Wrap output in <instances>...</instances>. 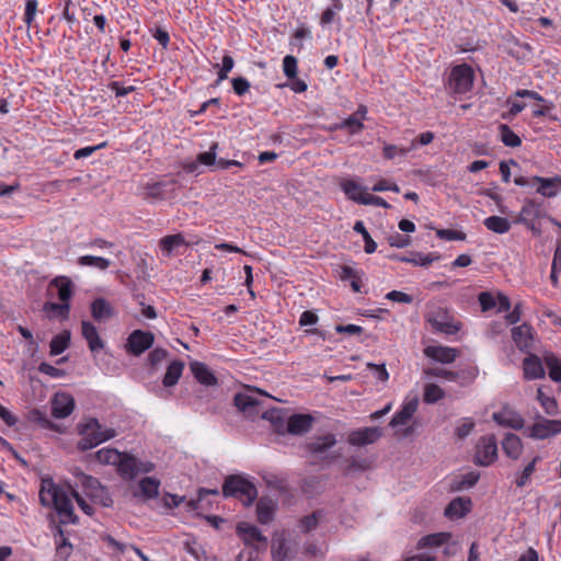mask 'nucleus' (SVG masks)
Returning a JSON list of instances; mask_svg holds the SVG:
<instances>
[{
  "mask_svg": "<svg viewBox=\"0 0 561 561\" xmlns=\"http://www.w3.org/2000/svg\"><path fill=\"white\" fill-rule=\"evenodd\" d=\"M39 502L43 506L54 507L59 515L60 524H77L78 516L73 512V505L64 489L53 482L43 480L39 491Z\"/></svg>",
  "mask_w": 561,
  "mask_h": 561,
  "instance_id": "nucleus-1",
  "label": "nucleus"
},
{
  "mask_svg": "<svg viewBox=\"0 0 561 561\" xmlns=\"http://www.w3.org/2000/svg\"><path fill=\"white\" fill-rule=\"evenodd\" d=\"M79 434L81 435L78 442V449L81 451L90 450L98 445L116 436L114 428H104L102 424L94 417L85 421L79 425Z\"/></svg>",
  "mask_w": 561,
  "mask_h": 561,
  "instance_id": "nucleus-2",
  "label": "nucleus"
},
{
  "mask_svg": "<svg viewBox=\"0 0 561 561\" xmlns=\"http://www.w3.org/2000/svg\"><path fill=\"white\" fill-rule=\"evenodd\" d=\"M222 495L225 497L239 499L244 506L253 504L257 497L255 485L239 474L228 476L222 484Z\"/></svg>",
  "mask_w": 561,
  "mask_h": 561,
  "instance_id": "nucleus-3",
  "label": "nucleus"
},
{
  "mask_svg": "<svg viewBox=\"0 0 561 561\" xmlns=\"http://www.w3.org/2000/svg\"><path fill=\"white\" fill-rule=\"evenodd\" d=\"M77 485L82 488L83 493L91 499L94 503H99L104 507H111L113 500L108 491L100 483V481L83 472L76 474Z\"/></svg>",
  "mask_w": 561,
  "mask_h": 561,
  "instance_id": "nucleus-4",
  "label": "nucleus"
},
{
  "mask_svg": "<svg viewBox=\"0 0 561 561\" xmlns=\"http://www.w3.org/2000/svg\"><path fill=\"white\" fill-rule=\"evenodd\" d=\"M175 187L176 182L174 180L150 178L146 183L139 185L138 194L146 201L156 202L171 197Z\"/></svg>",
  "mask_w": 561,
  "mask_h": 561,
  "instance_id": "nucleus-5",
  "label": "nucleus"
},
{
  "mask_svg": "<svg viewBox=\"0 0 561 561\" xmlns=\"http://www.w3.org/2000/svg\"><path fill=\"white\" fill-rule=\"evenodd\" d=\"M474 81V72L468 64L456 65L451 68L447 89L454 94H466L471 91Z\"/></svg>",
  "mask_w": 561,
  "mask_h": 561,
  "instance_id": "nucleus-6",
  "label": "nucleus"
},
{
  "mask_svg": "<svg viewBox=\"0 0 561 561\" xmlns=\"http://www.w3.org/2000/svg\"><path fill=\"white\" fill-rule=\"evenodd\" d=\"M217 149L218 144L213 142L209 147L208 151L201 152L197 157L195 162L190 164V172H193L197 169L198 165H205L209 168L210 172L216 171H222L229 169V167H239L241 168L242 164L236 160H226L224 158L217 159Z\"/></svg>",
  "mask_w": 561,
  "mask_h": 561,
  "instance_id": "nucleus-7",
  "label": "nucleus"
},
{
  "mask_svg": "<svg viewBox=\"0 0 561 561\" xmlns=\"http://www.w3.org/2000/svg\"><path fill=\"white\" fill-rule=\"evenodd\" d=\"M561 433V420L537 415L536 422L527 427V435L537 440L548 439Z\"/></svg>",
  "mask_w": 561,
  "mask_h": 561,
  "instance_id": "nucleus-8",
  "label": "nucleus"
},
{
  "mask_svg": "<svg viewBox=\"0 0 561 561\" xmlns=\"http://www.w3.org/2000/svg\"><path fill=\"white\" fill-rule=\"evenodd\" d=\"M254 392L260 396L268 397L264 391L256 388H249L248 392H239L233 398V403L237 409L252 419L259 414V407L262 403Z\"/></svg>",
  "mask_w": 561,
  "mask_h": 561,
  "instance_id": "nucleus-9",
  "label": "nucleus"
},
{
  "mask_svg": "<svg viewBox=\"0 0 561 561\" xmlns=\"http://www.w3.org/2000/svg\"><path fill=\"white\" fill-rule=\"evenodd\" d=\"M497 459V443L494 435H485L479 438L474 463L482 467L492 465Z\"/></svg>",
  "mask_w": 561,
  "mask_h": 561,
  "instance_id": "nucleus-10",
  "label": "nucleus"
},
{
  "mask_svg": "<svg viewBox=\"0 0 561 561\" xmlns=\"http://www.w3.org/2000/svg\"><path fill=\"white\" fill-rule=\"evenodd\" d=\"M426 321L431 324L435 332L444 333L447 335L455 334L460 329L458 324H455L451 321L447 310L440 307L428 311L426 314Z\"/></svg>",
  "mask_w": 561,
  "mask_h": 561,
  "instance_id": "nucleus-11",
  "label": "nucleus"
},
{
  "mask_svg": "<svg viewBox=\"0 0 561 561\" xmlns=\"http://www.w3.org/2000/svg\"><path fill=\"white\" fill-rule=\"evenodd\" d=\"M336 438L332 433H328L324 435L316 436L310 442L305 445V448L308 453L313 456L319 457L322 460H334L339 457V455L329 456L327 455L328 450L335 446Z\"/></svg>",
  "mask_w": 561,
  "mask_h": 561,
  "instance_id": "nucleus-12",
  "label": "nucleus"
},
{
  "mask_svg": "<svg viewBox=\"0 0 561 561\" xmlns=\"http://www.w3.org/2000/svg\"><path fill=\"white\" fill-rule=\"evenodd\" d=\"M153 342L154 336L151 332L135 330L129 334L127 339L126 348L128 353L135 356H139L147 350H149L152 346Z\"/></svg>",
  "mask_w": 561,
  "mask_h": 561,
  "instance_id": "nucleus-13",
  "label": "nucleus"
},
{
  "mask_svg": "<svg viewBox=\"0 0 561 561\" xmlns=\"http://www.w3.org/2000/svg\"><path fill=\"white\" fill-rule=\"evenodd\" d=\"M51 415L55 419L69 416L76 407L75 398L68 392H56L50 400Z\"/></svg>",
  "mask_w": 561,
  "mask_h": 561,
  "instance_id": "nucleus-14",
  "label": "nucleus"
},
{
  "mask_svg": "<svg viewBox=\"0 0 561 561\" xmlns=\"http://www.w3.org/2000/svg\"><path fill=\"white\" fill-rule=\"evenodd\" d=\"M492 419L500 426L510 427L516 431L522 430L525 424L523 416L507 407L503 408L499 412H494Z\"/></svg>",
  "mask_w": 561,
  "mask_h": 561,
  "instance_id": "nucleus-15",
  "label": "nucleus"
},
{
  "mask_svg": "<svg viewBox=\"0 0 561 561\" xmlns=\"http://www.w3.org/2000/svg\"><path fill=\"white\" fill-rule=\"evenodd\" d=\"M344 10L343 0H329V4L321 11L319 15V25L324 28L331 24L341 25L342 19L340 13Z\"/></svg>",
  "mask_w": 561,
  "mask_h": 561,
  "instance_id": "nucleus-16",
  "label": "nucleus"
},
{
  "mask_svg": "<svg viewBox=\"0 0 561 561\" xmlns=\"http://www.w3.org/2000/svg\"><path fill=\"white\" fill-rule=\"evenodd\" d=\"M382 435L379 427H365L353 431L348 435V443L354 446H365L377 442Z\"/></svg>",
  "mask_w": 561,
  "mask_h": 561,
  "instance_id": "nucleus-17",
  "label": "nucleus"
},
{
  "mask_svg": "<svg viewBox=\"0 0 561 561\" xmlns=\"http://www.w3.org/2000/svg\"><path fill=\"white\" fill-rule=\"evenodd\" d=\"M340 187L346 197L359 205H364L366 196L369 195L367 187L359 184L354 179L344 178L340 182Z\"/></svg>",
  "mask_w": 561,
  "mask_h": 561,
  "instance_id": "nucleus-18",
  "label": "nucleus"
},
{
  "mask_svg": "<svg viewBox=\"0 0 561 561\" xmlns=\"http://www.w3.org/2000/svg\"><path fill=\"white\" fill-rule=\"evenodd\" d=\"M313 417L310 414H293L287 419L286 433L304 435L312 427Z\"/></svg>",
  "mask_w": 561,
  "mask_h": 561,
  "instance_id": "nucleus-19",
  "label": "nucleus"
},
{
  "mask_svg": "<svg viewBox=\"0 0 561 561\" xmlns=\"http://www.w3.org/2000/svg\"><path fill=\"white\" fill-rule=\"evenodd\" d=\"M237 534L248 546L252 545L253 542L261 543L263 549H265L267 546V538L256 526L249 525L247 523H240L237 526Z\"/></svg>",
  "mask_w": 561,
  "mask_h": 561,
  "instance_id": "nucleus-20",
  "label": "nucleus"
},
{
  "mask_svg": "<svg viewBox=\"0 0 561 561\" xmlns=\"http://www.w3.org/2000/svg\"><path fill=\"white\" fill-rule=\"evenodd\" d=\"M419 407V398L414 396L411 399H407L401 409L396 412L390 421V426L396 427L399 425H405L416 412Z\"/></svg>",
  "mask_w": 561,
  "mask_h": 561,
  "instance_id": "nucleus-21",
  "label": "nucleus"
},
{
  "mask_svg": "<svg viewBox=\"0 0 561 561\" xmlns=\"http://www.w3.org/2000/svg\"><path fill=\"white\" fill-rule=\"evenodd\" d=\"M512 339L522 352L527 351L533 345V327L528 323L514 327L512 329Z\"/></svg>",
  "mask_w": 561,
  "mask_h": 561,
  "instance_id": "nucleus-22",
  "label": "nucleus"
},
{
  "mask_svg": "<svg viewBox=\"0 0 561 561\" xmlns=\"http://www.w3.org/2000/svg\"><path fill=\"white\" fill-rule=\"evenodd\" d=\"M190 368L199 383L205 386H216L218 383L214 371L206 364L195 360L190 364Z\"/></svg>",
  "mask_w": 561,
  "mask_h": 561,
  "instance_id": "nucleus-23",
  "label": "nucleus"
},
{
  "mask_svg": "<svg viewBox=\"0 0 561 561\" xmlns=\"http://www.w3.org/2000/svg\"><path fill=\"white\" fill-rule=\"evenodd\" d=\"M424 354L427 357H430L436 362H439L443 364H450L456 359L458 352L456 348L448 347V346L431 345V346L425 347Z\"/></svg>",
  "mask_w": 561,
  "mask_h": 561,
  "instance_id": "nucleus-24",
  "label": "nucleus"
},
{
  "mask_svg": "<svg viewBox=\"0 0 561 561\" xmlns=\"http://www.w3.org/2000/svg\"><path fill=\"white\" fill-rule=\"evenodd\" d=\"M415 149V141H410L407 146L389 145L386 144L382 148V156L387 160L394 162H402L407 159L408 154Z\"/></svg>",
  "mask_w": 561,
  "mask_h": 561,
  "instance_id": "nucleus-25",
  "label": "nucleus"
},
{
  "mask_svg": "<svg viewBox=\"0 0 561 561\" xmlns=\"http://www.w3.org/2000/svg\"><path fill=\"white\" fill-rule=\"evenodd\" d=\"M137 458L127 453H121L116 468L124 480H133L137 477Z\"/></svg>",
  "mask_w": 561,
  "mask_h": 561,
  "instance_id": "nucleus-26",
  "label": "nucleus"
},
{
  "mask_svg": "<svg viewBox=\"0 0 561 561\" xmlns=\"http://www.w3.org/2000/svg\"><path fill=\"white\" fill-rule=\"evenodd\" d=\"M524 377L527 380L539 379L545 376V369L540 358L535 354H529L523 360Z\"/></svg>",
  "mask_w": 561,
  "mask_h": 561,
  "instance_id": "nucleus-27",
  "label": "nucleus"
},
{
  "mask_svg": "<svg viewBox=\"0 0 561 561\" xmlns=\"http://www.w3.org/2000/svg\"><path fill=\"white\" fill-rule=\"evenodd\" d=\"M81 333L87 340L91 352L95 353L104 347V343L99 335L96 327L90 321L83 320L81 322Z\"/></svg>",
  "mask_w": 561,
  "mask_h": 561,
  "instance_id": "nucleus-28",
  "label": "nucleus"
},
{
  "mask_svg": "<svg viewBox=\"0 0 561 561\" xmlns=\"http://www.w3.org/2000/svg\"><path fill=\"white\" fill-rule=\"evenodd\" d=\"M469 497H456L445 508V516L450 519L463 517L471 508Z\"/></svg>",
  "mask_w": 561,
  "mask_h": 561,
  "instance_id": "nucleus-29",
  "label": "nucleus"
},
{
  "mask_svg": "<svg viewBox=\"0 0 561 561\" xmlns=\"http://www.w3.org/2000/svg\"><path fill=\"white\" fill-rule=\"evenodd\" d=\"M523 443L516 434L507 433L504 436L502 440V449L508 458L517 460L523 453Z\"/></svg>",
  "mask_w": 561,
  "mask_h": 561,
  "instance_id": "nucleus-30",
  "label": "nucleus"
},
{
  "mask_svg": "<svg viewBox=\"0 0 561 561\" xmlns=\"http://www.w3.org/2000/svg\"><path fill=\"white\" fill-rule=\"evenodd\" d=\"M542 216V208L540 204H537L534 201H527L520 211L515 222L517 224H528L530 221H535L537 218Z\"/></svg>",
  "mask_w": 561,
  "mask_h": 561,
  "instance_id": "nucleus-31",
  "label": "nucleus"
},
{
  "mask_svg": "<svg viewBox=\"0 0 561 561\" xmlns=\"http://www.w3.org/2000/svg\"><path fill=\"white\" fill-rule=\"evenodd\" d=\"M262 419L270 421L276 433L284 435L286 434L287 419L282 410L268 409L262 413Z\"/></svg>",
  "mask_w": 561,
  "mask_h": 561,
  "instance_id": "nucleus-32",
  "label": "nucleus"
},
{
  "mask_svg": "<svg viewBox=\"0 0 561 561\" xmlns=\"http://www.w3.org/2000/svg\"><path fill=\"white\" fill-rule=\"evenodd\" d=\"M59 536L60 540L56 542V561H67L72 552V545L65 537V533L60 526L55 528V537Z\"/></svg>",
  "mask_w": 561,
  "mask_h": 561,
  "instance_id": "nucleus-33",
  "label": "nucleus"
},
{
  "mask_svg": "<svg viewBox=\"0 0 561 561\" xmlns=\"http://www.w3.org/2000/svg\"><path fill=\"white\" fill-rule=\"evenodd\" d=\"M184 369V363L180 359H175L170 363L167 371L163 376L162 383L164 387H173L178 383Z\"/></svg>",
  "mask_w": 561,
  "mask_h": 561,
  "instance_id": "nucleus-34",
  "label": "nucleus"
},
{
  "mask_svg": "<svg viewBox=\"0 0 561 561\" xmlns=\"http://www.w3.org/2000/svg\"><path fill=\"white\" fill-rule=\"evenodd\" d=\"M140 494L146 500H153L159 495L160 480L152 477L142 478L138 483Z\"/></svg>",
  "mask_w": 561,
  "mask_h": 561,
  "instance_id": "nucleus-35",
  "label": "nucleus"
},
{
  "mask_svg": "<svg viewBox=\"0 0 561 561\" xmlns=\"http://www.w3.org/2000/svg\"><path fill=\"white\" fill-rule=\"evenodd\" d=\"M50 285L57 287L59 300L69 304L72 296V282L66 276H59L53 279Z\"/></svg>",
  "mask_w": 561,
  "mask_h": 561,
  "instance_id": "nucleus-36",
  "label": "nucleus"
},
{
  "mask_svg": "<svg viewBox=\"0 0 561 561\" xmlns=\"http://www.w3.org/2000/svg\"><path fill=\"white\" fill-rule=\"evenodd\" d=\"M91 313L95 321L101 322L111 317L113 310L104 298H96L91 304Z\"/></svg>",
  "mask_w": 561,
  "mask_h": 561,
  "instance_id": "nucleus-37",
  "label": "nucleus"
},
{
  "mask_svg": "<svg viewBox=\"0 0 561 561\" xmlns=\"http://www.w3.org/2000/svg\"><path fill=\"white\" fill-rule=\"evenodd\" d=\"M70 337H71V334H70V331H68V330H65V331L60 332L59 334L55 335L50 341L49 354L51 356H56V355L64 353L69 347Z\"/></svg>",
  "mask_w": 561,
  "mask_h": 561,
  "instance_id": "nucleus-38",
  "label": "nucleus"
},
{
  "mask_svg": "<svg viewBox=\"0 0 561 561\" xmlns=\"http://www.w3.org/2000/svg\"><path fill=\"white\" fill-rule=\"evenodd\" d=\"M275 505L271 500L260 499L256 503L257 520L261 524H268L273 520Z\"/></svg>",
  "mask_w": 561,
  "mask_h": 561,
  "instance_id": "nucleus-39",
  "label": "nucleus"
},
{
  "mask_svg": "<svg viewBox=\"0 0 561 561\" xmlns=\"http://www.w3.org/2000/svg\"><path fill=\"white\" fill-rule=\"evenodd\" d=\"M483 225L492 232L503 234L510 231L511 222L508 219L500 216H490L483 220Z\"/></svg>",
  "mask_w": 561,
  "mask_h": 561,
  "instance_id": "nucleus-40",
  "label": "nucleus"
},
{
  "mask_svg": "<svg viewBox=\"0 0 561 561\" xmlns=\"http://www.w3.org/2000/svg\"><path fill=\"white\" fill-rule=\"evenodd\" d=\"M391 259L400 262L411 263L415 266H427L434 261L431 254L423 255L420 252H412L410 255L394 254L391 256Z\"/></svg>",
  "mask_w": 561,
  "mask_h": 561,
  "instance_id": "nucleus-41",
  "label": "nucleus"
},
{
  "mask_svg": "<svg viewBox=\"0 0 561 561\" xmlns=\"http://www.w3.org/2000/svg\"><path fill=\"white\" fill-rule=\"evenodd\" d=\"M451 535L449 533H436L422 537L417 542V548H427V547H439L447 542L450 539Z\"/></svg>",
  "mask_w": 561,
  "mask_h": 561,
  "instance_id": "nucleus-42",
  "label": "nucleus"
},
{
  "mask_svg": "<svg viewBox=\"0 0 561 561\" xmlns=\"http://www.w3.org/2000/svg\"><path fill=\"white\" fill-rule=\"evenodd\" d=\"M540 181L537 192L546 197H554L558 194L557 186L561 183V178H536Z\"/></svg>",
  "mask_w": 561,
  "mask_h": 561,
  "instance_id": "nucleus-43",
  "label": "nucleus"
},
{
  "mask_svg": "<svg viewBox=\"0 0 561 561\" xmlns=\"http://www.w3.org/2000/svg\"><path fill=\"white\" fill-rule=\"evenodd\" d=\"M272 557L273 561H291L294 556L284 538L273 543Z\"/></svg>",
  "mask_w": 561,
  "mask_h": 561,
  "instance_id": "nucleus-44",
  "label": "nucleus"
},
{
  "mask_svg": "<svg viewBox=\"0 0 561 561\" xmlns=\"http://www.w3.org/2000/svg\"><path fill=\"white\" fill-rule=\"evenodd\" d=\"M185 244V239L181 233L165 236L160 240V248L167 255H171L176 248Z\"/></svg>",
  "mask_w": 561,
  "mask_h": 561,
  "instance_id": "nucleus-45",
  "label": "nucleus"
},
{
  "mask_svg": "<svg viewBox=\"0 0 561 561\" xmlns=\"http://www.w3.org/2000/svg\"><path fill=\"white\" fill-rule=\"evenodd\" d=\"M543 360L549 369V377L556 382H561V359L552 353H547Z\"/></svg>",
  "mask_w": 561,
  "mask_h": 561,
  "instance_id": "nucleus-46",
  "label": "nucleus"
},
{
  "mask_svg": "<svg viewBox=\"0 0 561 561\" xmlns=\"http://www.w3.org/2000/svg\"><path fill=\"white\" fill-rule=\"evenodd\" d=\"M537 400L548 415L554 416L559 413V405L553 397L545 394L541 387L537 389Z\"/></svg>",
  "mask_w": 561,
  "mask_h": 561,
  "instance_id": "nucleus-47",
  "label": "nucleus"
},
{
  "mask_svg": "<svg viewBox=\"0 0 561 561\" xmlns=\"http://www.w3.org/2000/svg\"><path fill=\"white\" fill-rule=\"evenodd\" d=\"M353 230L359 234H362L363 240L365 242L364 250L366 253L371 254L377 249V243L373 240L369 232L367 231L364 222L362 220H357L354 224Z\"/></svg>",
  "mask_w": 561,
  "mask_h": 561,
  "instance_id": "nucleus-48",
  "label": "nucleus"
},
{
  "mask_svg": "<svg viewBox=\"0 0 561 561\" xmlns=\"http://www.w3.org/2000/svg\"><path fill=\"white\" fill-rule=\"evenodd\" d=\"M78 263L81 266H91L101 271L108 268L111 265L110 260L94 255H82L78 259Z\"/></svg>",
  "mask_w": 561,
  "mask_h": 561,
  "instance_id": "nucleus-49",
  "label": "nucleus"
},
{
  "mask_svg": "<svg viewBox=\"0 0 561 561\" xmlns=\"http://www.w3.org/2000/svg\"><path fill=\"white\" fill-rule=\"evenodd\" d=\"M445 397V391L436 383H427L424 387L423 401L427 404H434Z\"/></svg>",
  "mask_w": 561,
  "mask_h": 561,
  "instance_id": "nucleus-50",
  "label": "nucleus"
},
{
  "mask_svg": "<svg viewBox=\"0 0 561 561\" xmlns=\"http://www.w3.org/2000/svg\"><path fill=\"white\" fill-rule=\"evenodd\" d=\"M323 517L322 511H314L310 515L299 519V527L304 533H310L317 528L319 520Z\"/></svg>",
  "mask_w": 561,
  "mask_h": 561,
  "instance_id": "nucleus-51",
  "label": "nucleus"
},
{
  "mask_svg": "<svg viewBox=\"0 0 561 561\" xmlns=\"http://www.w3.org/2000/svg\"><path fill=\"white\" fill-rule=\"evenodd\" d=\"M561 271V241H558L551 264L550 280L553 287L559 286V273Z\"/></svg>",
  "mask_w": 561,
  "mask_h": 561,
  "instance_id": "nucleus-52",
  "label": "nucleus"
},
{
  "mask_svg": "<svg viewBox=\"0 0 561 561\" xmlns=\"http://www.w3.org/2000/svg\"><path fill=\"white\" fill-rule=\"evenodd\" d=\"M121 453L113 448H102L95 453V458L100 463L116 466Z\"/></svg>",
  "mask_w": 561,
  "mask_h": 561,
  "instance_id": "nucleus-53",
  "label": "nucleus"
},
{
  "mask_svg": "<svg viewBox=\"0 0 561 561\" xmlns=\"http://www.w3.org/2000/svg\"><path fill=\"white\" fill-rule=\"evenodd\" d=\"M541 458L539 456H536L525 468L524 470L516 477L515 479V484L518 486V488H523L525 486L529 480H530V477L531 474L535 472L536 470V465L538 461H540Z\"/></svg>",
  "mask_w": 561,
  "mask_h": 561,
  "instance_id": "nucleus-54",
  "label": "nucleus"
},
{
  "mask_svg": "<svg viewBox=\"0 0 561 561\" xmlns=\"http://www.w3.org/2000/svg\"><path fill=\"white\" fill-rule=\"evenodd\" d=\"M500 136L502 142L507 147L514 148L522 144L520 138L505 124L500 125Z\"/></svg>",
  "mask_w": 561,
  "mask_h": 561,
  "instance_id": "nucleus-55",
  "label": "nucleus"
},
{
  "mask_svg": "<svg viewBox=\"0 0 561 561\" xmlns=\"http://www.w3.org/2000/svg\"><path fill=\"white\" fill-rule=\"evenodd\" d=\"M516 98L514 94L508 96L506 100V104L510 105V110L507 112L502 113V118L505 121H512L517 114L526 108L525 102L515 101Z\"/></svg>",
  "mask_w": 561,
  "mask_h": 561,
  "instance_id": "nucleus-56",
  "label": "nucleus"
},
{
  "mask_svg": "<svg viewBox=\"0 0 561 561\" xmlns=\"http://www.w3.org/2000/svg\"><path fill=\"white\" fill-rule=\"evenodd\" d=\"M340 127L346 129L351 135H356L364 129V123L356 115H351L339 123Z\"/></svg>",
  "mask_w": 561,
  "mask_h": 561,
  "instance_id": "nucleus-57",
  "label": "nucleus"
},
{
  "mask_svg": "<svg viewBox=\"0 0 561 561\" xmlns=\"http://www.w3.org/2000/svg\"><path fill=\"white\" fill-rule=\"evenodd\" d=\"M476 423L470 417H463L459 421V424L455 428V435L458 439L467 438L473 431Z\"/></svg>",
  "mask_w": 561,
  "mask_h": 561,
  "instance_id": "nucleus-58",
  "label": "nucleus"
},
{
  "mask_svg": "<svg viewBox=\"0 0 561 561\" xmlns=\"http://www.w3.org/2000/svg\"><path fill=\"white\" fill-rule=\"evenodd\" d=\"M423 375L425 377H436L444 378L449 381L456 380L455 371L448 370L442 367H428L423 369Z\"/></svg>",
  "mask_w": 561,
  "mask_h": 561,
  "instance_id": "nucleus-59",
  "label": "nucleus"
},
{
  "mask_svg": "<svg viewBox=\"0 0 561 561\" xmlns=\"http://www.w3.org/2000/svg\"><path fill=\"white\" fill-rule=\"evenodd\" d=\"M480 478V473L476 471L467 472L466 474L461 476L460 480L455 483L454 489L455 490H463L469 489L476 485Z\"/></svg>",
  "mask_w": 561,
  "mask_h": 561,
  "instance_id": "nucleus-60",
  "label": "nucleus"
},
{
  "mask_svg": "<svg viewBox=\"0 0 561 561\" xmlns=\"http://www.w3.org/2000/svg\"><path fill=\"white\" fill-rule=\"evenodd\" d=\"M477 374H478V370L476 368L455 371V375H456L455 381L458 382L459 386H461V387H467L474 381Z\"/></svg>",
  "mask_w": 561,
  "mask_h": 561,
  "instance_id": "nucleus-61",
  "label": "nucleus"
},
{
  "mask_svg": "<svg viewBox=\"0 0 561 561\" xmlns=\"http://www.w3.org/2000/svg\"><path fill=\"white\" fill-rule=\"evenodd\" d=\"M283 71L288 79H295L297 75V59L291 55H287L283 59Z\"/></svg>",
  "mask_w": 561,
  "mask_h": 561,
  "instance_id": "nucleus-62",
  "label": "nucleus"
},
{
  "mask_svg": "<svg viewBox=\"0 0 561 561\" xmlns=\"http://www.w3.org/2000/svg\"><path fill=\"white\" fill-rule=\"evenodd\" d=\"M37 7V0H26L23 21L27 26H31L32 23L34 22Z\"/></svg>",
  "mask_w": 561,
  "mask_h": 561,
  "instance_id": "nucleus-63",
  "label": "nucleus"
},
{
  "mask_svg": "<svg viewBox=\"0 0 561 561\" xmlns=\"http://www.w3.org/2000/svg\"><path fill=\"white\" fill-rule=\"evenodd\" d=\"M231 83L233 92L239 96L244 95L250 90L251 87L249 80L243 77L233 78L231 80Z\"/></svg>",
  "mask_w": 561,
  "mask_h": 561,
  "instance_id": "nucleus-64",
  "label": "nucleus"
}]
</instances>
